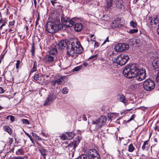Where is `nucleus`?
Returning <instances> with one entry per match:
<instances>
[{
  "instance_id": "57",
  "label": "nucleus",
  "mask_w": 159,
  "mask_h": 159,
  "mask_svg": "<svg viewBox=\"0 0 159 159\" xmlns=\"http://www.w3.org/2000/svg\"><path fill=\"white\" fill-rule=\"evenodd\" d=\"M154 129L156 131V130H157V131H159V127H158V126L157 125L155 127Z\"/></svg>"
},
{
  "instance_id": "31",
  "label": "nucleus",
  "mask_w": 159,
  "mask_h": 159,
  "mask_svg": "<svg viewBox=\"0 0 159 159\" xmlns=\"http://www.w3.org/2000/svg\"><path fill=\"white\" fill-rule=\"evenodd\" d=\"M135 149L134 147L132 144H130L128 146V151L129 152H133Z\"/></svg>"
},
{
  "instance_id": "44",
  "label": "nucleus",
  "mask_w": 159,
  "mask_h": 159,
  "mask_svg": "<svg viewBox=\"0 0 159 159\" xmlns=\"http://www.w3.org/2000/svg\"><path fill=\"white\" fill-rule=\"evenodd\" d=\"M135 115L134 114L130 118V119L126 121L127 122V123L129 122L131 120H133L135 118Z\"/></svg>"
},
{
  "instance_id": "45",
  "label": "nucleus",
  "mask_w": 159,
  "mask_h": 159,
  "mask_svg": "<svg viewBox=\"0 0 159 159\" xmlns=\"http://www.w3.org/2000/svg\"><path fill=\"white\" fill-rule=\"evenodd\" d=\"M91 40L92 41H93L95 42V43L94 45V46L95 47L97 48L99 46V44L98 42L96 41L95 40H93L92 39H91Z\"/></svg>"
},
{
  "instance_id": "27",
  "label": "nucleus",
  "mask_w": 159,
  "mask_h": 159,
  "mask_svg": "<svg viewBox=\"0 0 159 159\" xmlns=\"http://www.w3.org/2000/svg\"><path fill=\"white\" fill-rule=\"evenodd\" d=\"M16 68L17 70V73L18 72V70L19 68H21V62L20 60L16 61Z\"/></svg>"
},
{
  "instance_id": "14",
  "label": "nucleus",
  "mask_w": 159,
  "mask_h": 159,
  "mask_svg": "<svg viewBox=\"0 0 159 159\" xmlns=\"http://www.w3.org/2000/svg\"><path fill=\"white\" fill-rule=\"evenodd\" d=\"M152 64L155 69H159V58L158 57H156L152 62Z\"/></svg>"
},
{
  "instance_id": "51",
  "label": "nucleus",
  "mask_w": 159,
  "mask_h": 159,
  "mask_svg": "<svg viewBox=\"0 0 159 159\" xmlns=\"http://www.w3.org/2000/svg\"><path fill=\"white\" fill-rule=\"evenodd\" d=\"M13 142V139L12 138H11L9 139V140L8 142L9 144L10 145Z\"/></svg>"
},
{
  "instance_id": "34",
  "label": "nucleus",
  "mask_w": 159,
  "mask_h": 159,
  "mask_svg": "<svg viewBox=\"0 0 159 159\" xmlns=\"http://www.w3.org/2000/svg\"><path fill=\"white\" fill-rule=\"evenodd\" d=\"M130 26L133 28H135L137 25V24L133 21H131L130 23Z\"/></svg>"
},
{
  "instance_id": "41",
  "label": "nucleus",
  "mask_w": 159,
  "mask_h": 159,
  "mask_svg": "<svg viewBox=\"0 0 159 159\" xmlns=\"http://www.w3.org/2000/svg\"><path fill=\"white\" fill-rule=\"evenodd\" d=\"M98 56V54H96L95 55H93L90 57L89 59H96Z\"/></svg>"
},
{
  "instance_id": "43",
  "label": "nucleus",
  "mask_w": 159,
  "mask_h": 159,
  "mask_svg": "<svg viewBox=\"0 0 159 159\" xmlns=\"http://www.w3.org/2000/svg\"><path fill=\"white\" fill-rule=\"evenodd\" d=\"M25 157H21L19 156L18 157H13L14 159H25Z\"/></svg>"
},
{
  "instance_id": "3",
  "label": "nucleus",
  "mask_w": 159,
  "mask_h": 159,
  "mask_svg": "<svg viewBox=\"0 0 159 159\" xmlns=\"http://www.w3.org/2000/svg\"><path fill=\"white\" fill-rule=\"evenodd\" d=\"M62 25L59 20L55 19L53 21L48 22L45 25V31L50 33H54L61 29Z\"/></svg>"
},
{
  "instance_id": "58",
  "label": "nucleus",
  "mask_w": 159,
  "mask_h": 159,
  "mask_svg": "<svg viewBox=\"0 0 159 159\" xmlns=\"http://www.w3.org/2000/svg\"><path fill=\"white\" fill-rule=\"evenodd\" d=\"M109 37H107L106 38V40L104 41L103 43L102 44V45L105 44L107 42H109V40H108Z\"/></svg>"
},
{
  "instance_id": "8",
  "label": "nucleus",
  "mask_w": 159,
  "mask_h": 159,
  "mask_svg": "<svg viewBox=\"0 0 159 159\" xmlns=\"http://www.w3.org/2000/svg\"><path fill=\"white\" fill-rule=\"evenodd\" d=\"M129 58L126 54H121L118 56L116 59V62L119 65L122 66L125 65Z\"/></svg>"
},
{
  "instance_id": "42",
  "label": "nucleus",
  "mask_w": 159,
  "mask_h": 159,
  "mask_svg": "<svg viewBox=\"0 0 159 159\" xmlns=\"http://www.w3.org/2000/svg\"><path fill=\"white\" fill-rule=\"evenodd\" d=\"M22 121L23 122V123L25 124H30V122L27 119H23L22 120Z\"/></svg>"
},
{
  "instance_id": "33",
  "label": "nucleus",
  "mask_w": 159,
  "mask_h": 159,
  "mask_svg": "<svg viewBox=\"0 0 159 159\" xmlns=\"http://www.w3.org/2000/svg\"><path fill=\"white\" fill-rule=\"evenodd\" d=\"M82 67V66H77L73 69L72 70L74 72L78 71L80 69H81Z\"/></svg>"
},
{
  "instance_id": "60",
  "label": "nucleus",
  "mask_w": 159,
  "mask_h": 159,
  "mask_svg": "<svg viewBox=\"0 0 159 159\" xmlns=\"http://www.w3.org/2000/svg\"><path fill=\"white\" fill-rule=\"evenodd\" d=\"M6 23H7L6 21H3V22H2V25L3 26H4L6 25Z\"/></svg>"
},
{
  "instance_id": "59",
  "label": "nucleus",
  "mask_w": 159,
  "mask_h": 159,
  "mask_svg": "<svg viewBox=\"0 0 159 159\" xmlns=\"http://www.w3.org/2000/svg\"><path fill=\"white\" fill-rule=\"evenodd\" d=\"M25 134L30 138V139L31 138V136L27 132H25Z\"/></svg>"
},
{
  "instance_id": "13",
  "label": "nucleus",
  "mask_w": 159,
  "mask_h": 159,
  "mask_svg": "<svg viewBox=\"0 0 159 159\" xmlns=\"http://www.w3.org/2000/svg\"><path fill=\"white\" fill-rule=\"evenodd\" d=\"M88 154L90 158L96 156H98L99 155L97 151L95 149L90 150L89 151Z\"/></svg>"
},
{
  "instance_id": "21",
  "label": "nucleus",
  "mask_w": 159,
  "mask_h": 159,
  "mask_svg": "<svg viewBox=\"0 0 159 159\" xmlns=\"http://www.w3.org/2000/svg\"><path fill=\"white\" fill-rule=\"evenodd\" d=\"M120 101L123 102L125 104V105L127 104V101L125 97L122 94L120 95Z\"/></svg>"
},
{
  "instance_id": "22",
  "label": "nucleus",
  "mask_w": 159,
  "mask_h": 159,
  "mask_svg": "<svg viewBox=\"0 0 159 159\" xmlns=\"http://www.w3.org/2000/svg\"><path fill=\"white\" fill-rule=\"evenodd\" d=\"M67 135L68 140H70L74 138L75 136L74 133L73 132H68L65 133Z\"/></svg>"
},
{
  "instance_id": "12",
  "label": "nucleus",
  "mask_w": 159,
  "mask_h": 159,
  "mask_svg": "<svg viewBox=\"0 0 159 159\" xmlns=\"http://www.w3.org/2000/svg\"><path fill=\"white\" fill-rule=\"evenodd\" d=\"M43 59L45 63L49 64L53 61L54 57L49 54L45 56Z\"/></svg>"
},
{
  "instance_id": "48",
  "label": "nucleus",
  "mask_w": 159,
  "mask_h": 159,
  "mask_svg": "<svg viewBox=\"0 0 159 159\" xmlns=\"http://www.w3.org/2000/svg\"><path fill=\"white\" fill-rule=\"evenodd\" d=\"M14 24H15V21L14 20L12 21L9 22L8 26L9 27H10L11 26H13V25H14Z\"/></svg>"
},
{
  "instance_id": "36",
  "label": "nucleus",
  "mask_w": 159,
  "mask_h": 159,
  "mask_svg": "<svg viewBox=\"0 0 159 159\" xmlns=\"http://www.w3.org/2000/svg\"><path fill=\"white\" fill-rule=\"evenodd\" d=\"M62 93L64 94L67 93L68 92V89L67 88L65 87L63 88L62 90Z\"/></svg>"
},
{
  "instance_id": "23",
  "label": "nucleus",
  "mask_w": 159,
  "mask_h": 159,
  "mask_svg": "<svg viewBox=\"0 0 159 159\" xmlns=\"http://www.w3.org/2000/svg\"><path fill=\"white\" fill-rule=\"evenodd\" d=\"M25 153L24 149L21 148L18 149L16 152V154L17 155H22Z\"/></svg>"
},
{
  "instance_id": "17",
  "label": "nucleus",
  "mask_w": 159,
  "mask_h": 159,
  "mask_svg": "<svg viewBox=\"0 0 159 159\" xmlns=\"http://www.w3.org/2000/svg\"><path fill=\"white\" fill-rule=\"evenodd\" d=\"M151 153H152V152H154L155 154L157 156L159 152V149L156 146V145H152L151 147Z\"/></svg>"
},
{
  "instance_id": "30",
  "label": "nucleus",
  "mask_w": 159,
  "mask_h": 159,
  "mask_svg": "<svg viewBox=\"0 0 159 159\" xmlns=\"http://www.w3.org/2000/svg\"><path fill=\"white\" fill-rule=\"evenodd\" d=\"M37 70V62L36 61L34 62L33 67L31 70V72L33 73Z\"/></svg>"
},
{
  "instance_id": "20",
  "label": "nucleus",
  "mask_w": 159,
  "mask_h": 159,
  "mask_svg": "<svg viewBox=\"0 0 159 159\" xmlns=\"http://www.w3.org/2000/svg\"><path fill=\"white\" fill-rule=\"evenodd\" d=\"M114 2L116 7L119 8H122L123 2L121 0H115Z\"/></svg>"
},
{
  "instance_id": "10",
  "label": "nucleus",
  "mask_w": 159,
  "mask_h": 159,
  "mask_svg": "<svg viewBox=\"0 0 159 159\" xmlns=\"http://www.w3.org/2000/svg\"><path fill=\"white\" fill-rule=\"evenodd\" d=\"M56 96L53 93H50L44 102V105L47 106L51 104L55 100Z\"/></svg>"
},
{
  "instance_id": "56",
  "label": "nucleus",
  "mask_w": 159,
  "mask_h": 159,
  "mask_svg": "<svg viewBox=\"0 0 159 159\" xmlns=\"http://www.w3.org/2000/svg\"><path fill=\"white\" fill-rule=\"evenodd\" d=\"M37 15L38 16L37 18L36 21H39L40 19L39 12H38Z\"/></svg>"
},
{
  "instance_id": "18",
  "label": "nucleus",
  "mask_w": 159,
  "mask_h": 159,
  "mask_svg": "<svg viewBox=\"0 0 159 159\" xmlns=\"http://www.w3.org/2000/svg\"><path fill=\"white\" fill-rule=\"evenodd\" d=\"M149 140H148L145 141L142 147V149L143 150H146L148 151L150 145L148 144V142H149Z\"/></svg>"
},
{
  "instance_id": "52",
  "label": "nucleus",
  "mask_w": 159,
  "mask_h": 159,
  "mask_svg": "<svg viewBox=\"0 0 159 159\" xmlns=\"http://www.w3.org/2000/svg\"><path fill=\"white\" fill-rule=\"evenodd\" d=\"M114 21H115L116 22H118V23L120 24V19L119 18H116Z\"/></svg>"
},
{
  "instance_id": "39",
  "label": "nucleus",
  "mask_w": 159,
  "mask_h": 159,
  "mask_svg": "<svg viewBox=\"0 0 159 159\" xmlns=\"http://www.w3.org/2000/svg\"><path fill=\"white\" fill-rule=\"evenodd\" d=\"M138 31L137 29H133L129 30V32L130 33H137Z\"/></svg>"
},
{
  "instance_id": "38",
  "label": "nucleus",
  "mask_w": 159,
  "mask_h": 159,
  "mask_svg": "<svg viewBox=\"0 0 159 159\" xmlns=\"http://www.w3.org/2000/svg\"><path fill=\"white\" fill-rule=\"evenodd\" d=\"M135 39H130L128 41V43L129 44L133 45L134 44Z\"/></svg>"
},
{
  "instance_id": "28",
  "label": "nucleus",
  "mask_w": 159,
  "mask_h": 159,
  "mask_svg": "<svg viewBox=\"0 0 159 159\" xmlns=\"http://www.w3.org/2000/svg\"><path fill=\"white\" fill-rule=\"evenodd\" d=\"M60 80L61 84L67 82L68 80V79L66 76H62L60 75Z\"/></svg>"
},
{
  "instance_id": "15",
  "label": "nucleus",
  "mask_w": 159,
  "mask_h": 159,
  "mask_svg": "<svg viewBox=\"0 0 159 159\" xmlns=\"http://www.w3.org/2000/svg\"><path fill=\"white\" fill-rule=\"evenodd\" d=\"M74 28L75 31L79 32L83 28V26L82 23H77L75 24Z\"/></svg>"
},
{
  "instance_id": "26",
  "label": "nucleus",
  "mask_w": 159,
  "mask_h": 159,
  "mask_svg": "<svg viewBox=\"0 0 159 159\" xmlns=\"http://www.w3.org/2000/svg\"><path fill=\"white\" fill-rule=\"evenodd\" d=\"M3 129L4 131L10 134H12V129L8 126H4L3 127Z\"/></svg>"
},
{
  "instance_id": "46",
  "label": "nucleus",
  "mask_w": 159,
  "mask_h": 159,
  "mask_svg": "<svg viewBox=\"0 0 159 159\" xmlns=\"http://www.w3.org/2000/svg\"><path fill=\"white\" fill-rule=\"evenodd\" d=\"M35 50V48L33 45L32 46L31 52H32V55L33 56Z\"/></svg>"
},
{
  "instance_id": "9",
  "label": "nucleus",
  "mask_w": 159,
  "mask_h": 159,
  "mask_svg": "<svg viewBox=\"0 0 159 159\" xmlns=\"http://www.w3.org/2000/svg\"><path fill=\"white\" fill-rule=\"evenodd\" d=\"M129 48V44L124 43H118L115 47V50L117 52H123L128 50Z\"/></svg>"
},
{
  "instance_id": "53",
  "label": "nucleus",
  "mask_w": 159,
  "mask_h": 159,
  "mask_svg": "<svg viewBox=\"0 0 159 159\" xmlns=\"http://www.w3.org/2000/svg\"><path fill=\"white\" fill-rule=\"evenodd\" d=\"M5 90L2 88L0 87V93H2L4 92Z\"/></svg>"
},
{
  "instance_id": "64",
  "label": "nucleus",
  "mask_w": 159,
  "mask_h": 159,
  "mask_svg": "<svg viewBox=\"0 0 159 159\" xmlns=\"http://www.w3.org/2000/svg\"><path fill=\"white\" fill-rule=\"evenodd\" d=\"M88 65V64L86 62H84L83 63V65L85 66H87Z\"/></svg>"
},
{
  "instance_id": "37",
  "label": "nucleus",
  "mask_w": 159,
  "mask_h": 159,
  "mask_svg": "<svg viewBox=\"0 0 159 159\" xmlns=\"http://www.w3.org/2000/svg\"><path fill=\"white\" fill-rule=\"evenodd\" d=\"M32 134L33 137L37 139H38L39 140H40L41 139V138L39 136H38L36 134L32 133Z\"/></svg>"
},
{
  "instance_id": "11",
  "label": "nucleus",
  "mask_w": 159,
  "mask_h": 159,
  "mask_svg": "<svg viewBox=\"0 0 159 159\" xmlns=\"http://www.w3.org/2000/svg\"><path fill=\"white\" fill-rule=\"evenodd\" d=\"M159 22V16H155L149 17L148 23L151 25H156Z\"/></svg>"
},
{
  "instance_id": "62",
  "label": "nucleus",
  "mask_w": 159,
  "mask_h": 159,
  "mask_svg": "<svg viewBox=\"0 0 159 159\" xmlns=\"http://www.w3.org/2000/svg\"><path fill=\"white\" fill-rule=\"evenodd\" d=\"M51 2L52 4L54 6V4L55 3H56V2L53 1L51 0Z\"/></svg>"
},
{
  "instance_id": "35",
  "label": "nucleus",
  "mask_w": 159,
  "mask_h": 159,
  "mask_svg": "<svg viewBox=\"0 0 159 159\" xmlns=\"http://www.w3.org/2000/svg\"><path fill=\"white\" fill-rule=\"evenodd\" d=\"M61 139L62 140H68V138L67 137V135H66L65 134H63L62 135L60 136Z\"/></svg>"
},
{
  "instance_id": "50",
  "label": "nucleus",
  "mask_w": 159,
  "mask_h": 159,
  "mask_svg": "<svg viewBox=\"0 0 159 159\" xmlns=\"http://www.w3.org/2000/svg\"><path fill=\"white\" fill-rule=\"evenodd\" d=\"M10 118L11 122H13L15 120L14 117L12 115L10 116Z\"/></svg>"
},
{
  "instance_id": "54",
  "label": "nucleus",
  "mask_w": 159,
  "mask_h": 159,
  "mask_svg": "<svg viewBox=\"0 0 159 159\" xmlns=\"http://www.w3.org/2000/svg\"><path fill=\"white\" fill-rule=\"evenodd\" d=\"M90 159H101L100 158V155H99L98 156H96L95 157H93L92 158H90Z\"/></svg>"
},
{
  "instance_id": "25",
  "label": "nucleus",
  "mask_w": 159,
  "mask_h": 159,
  "mask_svg": "<svg viewBox=\"0 0 159 159\" xmlns=\"http://www.w3.org/2000/svg\"><path fill=\"white\" fill-rule=\"evenodd\" d=\"M57 51L56 48H52L49 52V54L51 56H54L57 53Z\"/></svg>"
},
{
  "instance_id": "63",
  "label": "nucleus",
  "mask_w": 159,
  "mask_h": 159,
  "mask_svg": "<svg viewBox=\"0 0 159 159\" xmlns=\"http://www.w3.org/2000/svg\"><path fill=\"white\" fill-rule=\"evenodd\" d=\"M157 31L158 34L159 35V24L158 25V28L157 29Z\"/></svg>"
},
{
  "instance_id": "47",
  "label": "nucleus",
  "mask_w": 159,
  "mask_h": 159,
  "mask_svg": "<svg viewBox=\"0 0 159 159\" xmlns=\"http://www.w3.org/2000/svg\"><path fill=\"white\" fill-rule=\"evenodd\" d=\"M39 75L38 74L34 76V79L35 80L37 81L39 80Z\"/></svg>"
},
{
  "instance_id": "1",
  "label": "nucleus",
  "mask_w": 159,
  "mask_h": 159,
  "mask_svg": "<svg viewBox=\"0 0 159 159\" xmlns=\"http://www.w3.org/2000/svg\"><path fill=\"white\" fill-rule=\"evenodd\" d=\"M125 77L129 79L133 78L139 81H141L145 79L146 70L143 68H138L135 64L127 65L124 68L123 72Z\"/></svg>"
},
{
  "instance_id": "24",
  "label": "nucleus",
  "mask_w": 159,
  "mask_h": 159,
  "mask_svg": "<svg viewBox=\"0 0 159 159\" xmlns=\"http://www.w3.org/2000/svg\"><path fill=\"white\" fill-rule=\"evenodd\" d=\"M120 25V24H119L118 22H117L114 20L112 21L111 25L112 28L113 29L119 27Z\"/></svg>"
},
{
  "instance_id": "49",
  "label": "nucleus",
  "mask_w": 159,
  "mask_h": 159,
  "mask_svg": "<svg viewBox=\"0 0 159 159\" xmlns=\"http://www.w3.org/2000/svg\"><path fill=\"white\" fill-rule=\"evenodd\" d=\"M156 81L159 83V71L157 74V76L156 78Z\"/></svg>"
},
{
  "instance_id": "40",
  "label": "nucleus",
  "mask_w": 159,
  "mask_h": 159,
  "mask_svg": "<svg viewBox=\"0 0 159 159\" xmlns=\"http://www.w3.org/2000/svg\"><path fill=\"white\" fill-rule=\"evenodd\" d=\"M56 84H57V81L55 79L52 80L51 81V85H52V86H55Z\"/></svg>"
},
{
  "instance_id": "2",
  "label": "nucleus",
  "mask_w": 159,
  "mask_h": 159,
  "mask_svg": "<svg viewBox=\"0 0 159 159\" xmlns=\"http://www.w3.org/2000/svg\"><path fill=\"white\" fill-rule=\"evenodd\" d=\"M80 45V43L76 41L75 43L74 42L62 40L58 42L57 47L59 50H63L66 46L67 55L75 58L78 54L82 52L83 48Z\"/></svg>"
},
{
  "instance_id": "6",
  "label": "nucleus",
  "mask_w": 159,
  "mask_h": 159,
  "mask_svg": "<svg viewBox=\"0 0 159 159\" xmlns=\"http://www.w3.org/2000/svg\"><path fill=\"white\" fill-rule=\"evenodd\" d=\"M80 142L79 139L74 140L67 146H66L65 148L66 150L69 152L70 154H73L75 150V148L78 145Z\"/></svg>"
},
{
  "instance_id": "5",
  "label": "nucleus",
  "mask_w": 159,
  "mask_h": 159,
  "mask_svg": "<svg viewBox=\"0 0 159 159\" xmlns=\"http://www.w3.org/2000/svg\"><path fill=\"white\" fill-rule=\"evenodd\" d=\"M107 118L105 116H101L98 119L92 121V124L95 125V129H98L105 124Z\"/></svg>"
},
{
  "instance_id": "29",
  "label": "nucleus",
  "mask_w": 159,
  "mask_h": 159,
  "mask_svg": "<svg viewBox=\"0 0 159 159\" xmlns=\"http://www.w3.org/2000/svg\"><path fill=\"white\" fill-rule=\"evenodd\" d=\"M76 159H89L88 156L85 154L81 155Z\"/></svg>"
},
{
  "instance_id": "61",
  "label": "nucleus",
  "mask_w": 159,
  "mask_h": 159,
  "mask_svg": "<svg viewBox=\"0 0 159 159\" xmlns=\"http://www.w3.org/2000/svg\"><path fill=\"white\" fill-rule=\"evenodd\" d=\"M83 120L85 121L87 120L86 117L84 115L83 116Z\"/></svg>"
},
{
  "instance_id": "19",
  "label": "nucleus",
  "mask_w": 159,
  "mask_h": 159,
  "mask_svg": "<svg viewBox=\"0 0 159 159\" xmlns=\"http://www.w3.org/2000/svg\"><path fill=\"white\" fill-rule=\"evenodd\" d=\"M113 0H107L105 7L106 8H109L112 6L113 2Z\"/></svg>"
},
{
  "instance_id": "4",
  "label": "nucleus",
  "mask_w": 159,
  "mask_h": 159,
  "mask_svg": "<svg viewBox=\"0 0 159 159\" xmlns=\"http://www.w3.org/2000/svg\"><path fill=\"white\" fill-rule=\"evenodd\" d=\"M61 22L64 26L66 27H72L76 22L77 19L74 18L70 19L66 17H61Z\"/></svg>"
},
{
  "instance_id": "32",
  "label": "nucleus",
  "mask_w": 159,
  "mask_h": 159,
  "mask_svg": "<svg viewBox=\"0 0 159 159\" xmlns=\"http://www.w3.org/2000/svg\"><path fill=\"white\" fill-rule=\"evenodd\" d=\"M55 79H56L57 81V84L58 85L61 84V82L60 81V75H57L55 76Z\"/></svg>"
},
{
  "instance_id": "16",
  "label": "nucleus",
  "mask_w": 159,
  "mask_h": 159,
  "mask_svg": "<svg viewBox=\"0 0 159 159\" xmlns=\"http://www.w3.org/2000/svg\"><path fill=\"white\" fill-rule=\"evenodd\" d=\"M39 150L43 158L45 159L46 156L48 153V151L46 149L42 148H40L39 149Z\"/></svg>"
},
{
  "instance_id": "7",
  "label": "nucleus",
  "mask_w": 159,
  "mask_h": 159,
  "mask_svg": "<svg viewBox=\"0 0 159 159\" xmlns=\"http://www.w3.org/2000/svg\"><path fill=\"white\" fill-rule=\"evenodd\" d=\"M155 83L154 81L150 79L146 80L143 82V87L147 91H150L153 90L155 87Z\"/></svg>"
},
{
  "instance_id": "55",
  "label": "nucleus",
  "mask_w": 159,
  "mask_h": 159,
  "mask_svg": "<svg viewBox=\"0 0 159 159\" xmlns=\"http://www.w3.org/2000/svg\"><path fill=\"white\" fill-rule=\"evenodd\" d=\"M140 42V41L139 39H135L134 43H135L136 44H138V43H139Z\"/></svg>"
}]
</instances>
